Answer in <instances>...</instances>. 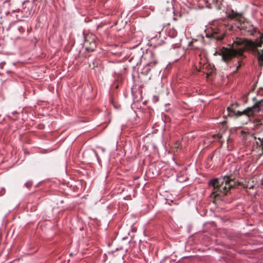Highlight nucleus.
<instances>
[{
	"mask_svg": "<svg viewBox=\"0 0 263 263\" xmlns=\"http://www.w3.org/2000/svg\"><path fill=\"white\" fill-rule=\"evenodd\" d=\"M239 183H240V184L239 185L243 186V187L245 188V189H247V188L253 189L254 187V185H251L249 186L248 185L243 184H242V183H240V182H239Z\"/></svg>",
	"mask_w": 263,
	"mask_h": 263,
	"instance_id": "nucleus-10",
	"label": "nucleus"
},
{
	"mask_svg": "<svg viewBox=\"0 0 263 263\" xmlns=\"http://www.w3.org/2000/svg\"><path fill=\"white\" fill-rule=\"evenodd\" d=\"M238 65L236 67V71H237L241 67V62L240 61H238Z\"/></svg>",
	"mask_w": 263,
	"mask_h": 263,
	"instance_id": "nucleus-13",
	"label": "nucleus"
},
{
	"mask_svg": "<svg viewBox=\"0 0 263 263\" xmlns=\"http://www.w3.org/2000/svg\"><path fill=\"white\" fill-rule=\"evenodd\" d=\"M214 138H217L220 139L222 138V135L220 134H215L213 136Z\"/></svg>",
	"mask_w": 263,
	"mask_h": 263,
	"instance_id": "nucleus-11",
	"label": "nucleus"
},
{
	"mask_svg": "<svg viewBox=\"0 0 263 263\" xmlns=\"http://www.w3.org/2000/svg\"><path fill=\"white\" fill-rule=\"evenodd\" d=\"M20 12V10L17 9V13Z\"/></svg>",
	"mask_w": 263,
	"mask_h": 263,
	"instance_id": "nucleus-16",
	"label": "nucleus"
},
{
	"mask_svg": "<svg viewBox=\"0 0 263 263\" xmlns=\"http://www.w3.org/2000/svg\"><path fill=\"white\" fill-rule=\"evenodd\" d=\"M227 16L230 19L241 21V18H242V14L236 12L233 10H231L230 11L227 12Z\"/></svg>",
	"mask_w": 263,
	"mask_h": 263,
	"instance_id": "nucleus-6",
	"label": "nucleus"
},
{
	"mask_svg": "<svg viewBox=\"0 0 263 263\" xmlns=\"http://www.w3.org/2000/svg\"><path fill=\"white\" fill-rule=\"evenodd\" d=\"M84 46L86 50L88 51H94L96 48L95 36L92 34L85 36Z\"/></svg>",
	"mask_w": 263,
	"mask_h": 263,
	"instance_id": "nucleus-5",
	"label": "nucleus"
},
{
	"mask_svg": "<svg viewBox=\"0 0 263 263\" xmlns=\"http://www.w3.org/2000/svg\"><path fill=\"white\" fill-rule=\"evenodd\" d=\"M261 184L262 185H263V180H262L261 183Z\"/></svg>",
	"mask_w": 263,
	"mask_h": 263,
	"instance_id": "nucleus-14",
	"label": "nucleus"
},
{
	"mask_svg": "<svg viewBox=\"0 0 263 263\" xmlns=\"http://www.w3.org/2000/svg\"><path fill=\"white\" fill-rule=\"evenodd\" d=\"M18 30L21 33H23L25 31V29L22 26H18Z\"/></svg>",
	"mask_w": 263,
	"mask_h": 263,
	"instance_id": "nucleus-12",
	"label": "nucleus"
},
{
	"mask_svg": "<svg viewBox=\"0 0 263 263\" xmlns=\"http://www.w3.org/2000/svg\"><path fill=\"white\" fill-rule=\"evenodd\" d=\"M262 44V40L255 43L245 39L237 38L233 44L232 48H223L220 54L222 56L223 61L228 62L233 58L242 57L244 51L247 49L256 50Z\"/></svg>",
	"mask_w": 263,
	"mask_h": 263,
	"instance_id": "nucleus-1",
	"label": "nucleus"
},
{
	"mask_svg": "<svg viewBox=\"0 0 263 263\" xmlns=\"http://www.w3.org/2000/svg\"><path fill=\"white\" fill-rule=\"evenodd\" d=\"M261 39H263V34H262L261 36Z\"/></svg>",
	"mask_w": 263,
	"mask_h": 263,
	"instance_id": "nucleus-15",
	"label": "nucleus"
},
{
	"mask_svg": "<svg viewBox=\"0 0 263 263\" xmlns=\"http://www.w3.org/2000/svg\"><path fill=\"white\" fill-rule=\"evenodd\" d=\"M22 13L23 14V16L24 17H28L30 15L31 13V10L29 9L28 7L26 6L24 7L23 9L21 10Z\"/></svg>",
	"mask_w": 263,
	"mask_h": 263,
	"instance_id": "nucleus-7",
	"label": "nucleus"
},
{
	"mask_svg": "<svg viewBox=\"0 0 263 263\" xmlns=\"http://www.w3.org/2000/svg\"><path fill=\"white\" fill-rule=\"evenodd\" d=\"M226 26L222 24L217 27L208 28L205 30V36L217 41H221L226 35Z\"/></svg>",
	"mask_w": 263,
	"mask_h": 263,
	"instance_id": "nucleus-4",
	"label": "nucleus"
},
{
	"mask_svg": "<svg viewBox=\"0 0 263 263\" xmlns=\"http://www.w3.org/2000/svg\"><path fill=\"white\" fill-rule=\"evenodd\" d=\"M261 110H263V99L256 102L253 106L248 107L242 111H237L236 112L230 107H228L227 108L229 115L233 113V115L236 117H239L244 115L250 117L251 116H253L255 114L259 112Z\"/></svg>",
	"mask_w": 263,
	"mask_h": 263,
	"instance_id": "nucleus-3",
	"label": "nucleus"
},
{
	"mask_svg": "<svg viewBox=\"0 0 263 263\" xmlns=\"http://www.w3.org/2000/svg\"><path fill=\"white\" fill-rule=\"evenodd\" d=\"M213 187L212 195L215 198L227 195L229 191L240 185L231 176H224L222 179L214 178L209 183Z\"/></svg>",
	"mask_w": 263,
	"mask_h": 263,
	"instance_id": "nucleus-2",
	"label": "nucleus"
},
{
	"mask_svg": "<svg viewBox=\"0 0 263 263\" xmlns=\"http://www.w3.org/2000/svg\"><path fill=\"white\" fill-rule=\"evenodd\" d=\"M168 34L172 37H175L177 35V32L175 29L173 28L170 30Z\"/></svg>",
	"mask_w": 263,
	"mask_h": 263,
	"instance_id": "nucleus-8",
	"label": "nucleus"
},
{
	"mask_svg": "<svg viewBox=\"0 0 263 263\" xmlns=\"http://www.w3.org/2000/svg\"><path fill=\"white\" fill-rule=\"evenodd\" d=\"M258 60L260 63V65L263 66V54H261L258 51Z\"/></svg>",
	"mask_w": 263,
	"mask_h": 263,
	"instance_id": "nucleus-9",
	"label": "nucleus"
}]
</instances>
